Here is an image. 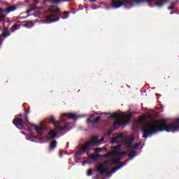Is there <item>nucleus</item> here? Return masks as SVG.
Listing matches in <instances>:
<instances>
[{"label": "nucleus", "mask_w": 179, "mask_h": 179, "mask_svg": "<svg viewBox=\"0 0 179 179\" xmlns=\"http://www.w3.org/2000/svg\"><path fill=\"white\" fill-rule=\"evenodd\" d=\"M143 132V138L145 139H148L152 135H155L157 132H163V131H166V132H177L179 131V118L174 120V124H168L167 120H162L159 124L152 122L148 123L145 124V127H143L141 129Z\"/></svg>", "instance_id": "obj_1"}, {"label": "nucleus", "mask_w": 179, "mask_h": 179, "mask_svg": "<svg viewBox=\"0 0 179 179\" xmlns=\"http://www.w3.org/2000/svg\"><path fill=\"white\" fill-rule=\"evenodd\" d=\"M110 115V118L112 120H115L113 122L114 129H118L122 125H128L131 122V117H132V113H124L122 115V119H120V113H101L100 115Z\"/></svg>", "instance_id": "obj_2"}, {"label": "nucleus", "mask_w": 179, "mask_h": 179, "mask_svg": "<svg viewBox=\"0 0 179 179\" xmlns=\"http://www.w3.org/2000/svg\"><path fill=\"white\" fill-rule=\"evenodd\" d=\"M69 16V12L65 11L63 14L61 13V9L59 8H56L54 12L45 17L47 23H55L59 22L60 17L62 19H68Z\"/></svg>", "instance_id": "obj_3"}, {"label": "nucleus", "mask_w": 179, "mask_h": 179, "mask_svg": "<svg viewBox=\"0 0 179 179\" xmlns=\"http://www.w3.org/2000/svg\"><path fill=\"white\" fill-rule=\"evenodd\" d=\"M17 9V6H10V4L6 1L1 2L0 8V21L2 20V19H4L6 15L10 13V12H15Z\"/></svg>", "instance_id": "obj_4"}, {"label": "nucleus", "mask_w": 179, "mask_h": 179, "mask_svg": "<svg viewBox=\"0 0 179 179\" xmlns=\"http://www.w3.org/2000/svg\"><path fill=\"white\" fill-rule=\"evenodd\" d=\"M153 0H122V1L117 0L112 2L113 8L117 9L118 8H121L122 5H132L134 2L135 3H143V2H148V3H150Z\"/></svg>", "instance_id": "obj_5"}, {"label": "nucleus", "mask_w": 179, "mask_h": 179, "mask_svg": "<svg viewBox=\"0 0 179 179\" xmlns=\"http://www.w3.org/2000/svg\"><path fill=\"white\" fill-rule=\"evenodd\" d=\"M13 124H14L18 129H23L25 125L30 124V122H29V117H27V120L24 119V120L22 118L15 117L13 120Z\"/></svg>", "instance_id": "obj_6"}, {"label": "nucleus", "mask_w": 179, "mask_h": 179, "mask_svg": "<svg viewBox=\"0 0 179 179\" xmlns=\"http://www.w3.org/2000/svg\"><path fill=\"white\" fill-rule=\"evenodd\" d=\"M105 164H108V166H113V163L110 162L108 160L104 161L103 163H99V166H96V171L101 174V176H104L107 171L108 170V167L105 166Z\"/></svg>", "instance_id": "obj_7"}, {"label": "nucleus", "mask_w": 179, "mask_h": 179, "mask_svg": "<svg viewBox=\"0 0 179 179\" xmlns=\"http://www.w3.org/2000/svg\"><path fill=\"white\" fill-rule=\"evenodd\" d=\"M50 123L53 124V125L56 128L55 129L60 131V132H62L64 129H66V128H68V124H65L63 127H61V121L55 120V117H54L53 116H50Z\"/></svg>", "instance_id": "obj_8"}, {"label": "nucleus", "mask_w": 179, "mask_h": 179, "mask_svg": "<svg viewBox=\"0 0 179 179\" xmlns=\"http://www.w3.org/2000/svg\"><path fill=\"white\" fill-rule=\"evenodd\" d=\"M94 115H99V113H95L94 114H92L90 117L87 120V124H96V122H99L100 120H101V117L98 116L94 120H92Z\"/></svg>", "instance_id": "obj_9"}, {"label": "nucleus", "mask_w": 179, "mask_h": 179, "mask_svg": "<svg viewBox=\"0 0 179 179\" xmlns=\"http://www.w3.org/2000/svg\"><path fill=\"white\" fill-rule=\"evenodd\" d=\"M63 117H67L68 120H74L76 121L78 118H80L81 117H85V115L78 116L76 113H63Z\"/></svg>", "instance_id": "obj_10"}, {"label": "nucleus", "mask_w": 179, "mask_h": 179, "mask_svg": "<svg viewBox=\"0 0 179 179\" xmlns=\"http://www.w3.org/2000/svg\"><path fill=\"white\" fill-rule=\"evenodd\" d=\"M125 166V164L124 163H120L117 166L113 168L110 171H107L106 173V176H110V174H113L117 171V170H120L122 167H124Z\"/></svg>", "instance_id": "obj_11"}, {"label": "nucleus", "mask_w": 179, "mask_h": 179, "mask_svg": "<svg viewBox=\"0 0 179 179\" xmlns=\"http://www.w3.org/2000/svg\"><path fill=\"white\" fill-rule=\"evenodd\" d=\"M90 146H92V143H90V141L88 143H85L84 145H82L81 150H83V152L85 153V152H89V150H90Z\"/></svg>", "instance_id": "obj_12"}, {"label": "nucleus", "mask_w": 179, "mask_h": 179, "mask_svg": "<svg viewBox=\"0 0 179 179\" xmlns=\"http://www.w3.org/2000/svg\"><path fill=\"white\" fill-rule=\"evenodd\" d=\"M58 133L55 131V129L50 130L47 136L48 139H55V138H57V135Z\"/></svg>", "instance_id": "obj_13"}, {"label": "nucleus", "mask_w": 179, "mask_h": 179, "mask_svg": "<svg viewBox=\"0 0 179 179\" xmlns=\"http://www.w3.org/2000/svg\"><path fill=\"white\" fill-rule=\"evenodd\" d=\"M92 146H100V142L99 141V136H94L92 138V141H90Z\"/></svg>", "instance_id": "obj_14"}, {"label": "nucleus", "mask_w": 179, "mask_h": 179, "mask_svg": "<svg viewBox=\"0 0 179 179\" xmlns=\"http://www.w3.org/2000/svg\"><path fill=\"white\" fill-rule=\"evenodd\" d=\"M32 127H34V129L38 135H43V133L44 132L43 127H40L36 124H32Z\"/></svg>", "instance_id": "obj_15"}, {"label": "nucleus", "mask_w": 179, "mask_h": 179, "mask_svg": "<svg viewBox=\"0 0 179 179\" xmlns=\"http://www.w3.org/2000/svg\"><path fill=\"white\" fill-rule=\"evenodd\" d=\"M120 148H121V145H120L113 147L115 155H116L117 156H120L121 155H125V153H126L125 152H123L122 153L117 152V150H118V149H120Z\"/></svg>", "instance_id": "obj_16"}, {"label": "nucleus", "mask_w": 179, "mask_h": 179, "mask_svg": "<svg viewBox=\"0 0 179 179\" xmlns=\"http://www.w3.org/2000/svg\"><path fill=\"white\" fill-rule=\"evenodd\" d=\"M57 140H53L52 141H51L49 146V150H54V149L57 148Z\"/></svg>", "instance_id": "obj_17"}, {"label": "nucleus", "mask_w": 179, "mask_h": 179, "mask_svg": "<svg viewBox=\"0 0 179 179\" xmlns=\"http://www.w3.org/2000/svg\"><path fill=\"white\" fill-rule=\"evenodd\" d=\"M134 141L135 138H134V136H131L130 140L128 138H124V142L126 143V145H132Z\"/></svg>", "instance_id": "obj_18"}, {"label": "nucleus", "mask_w": 179, "mask_h": 179, "mask_svg": "<svg viewBox=\"0 0 179 179\" xmlns=\"http://www.w3.org/2000/svg\"><path fill=\"white\" fill-rule=\"evenodd\" d=\"M101 155L99 154L96 155H90V159H92V160H94V162H96V160H99L100 159Z\"/></svg>", "instance_id": "obj_19"}, {"label": "nucleus", "mask_w": 179, "mask_h": 179, "mask_svg": "<svg viewBox=\"0 0 179 179\" xmlns=\"http://www.w3.org/2000/svg\"><path fill=\"white\" fill-rule=\"evenodd\" d=\"M1 36H3V37L4 38L9 37V36H10V33L8 30V27H6L4 29V31H3Z\"/></svg>", "instance_id": "obj_20"}, {"label": "nucleus", "mask_w": 179, "mask_h": 179, "mask_svg": "<svg viewBox=\"0 0 179 179\" xmlns=\"http://www.w3.org/2000/svg\"><path fill=\"white\" fill-rule=\"evenodd\" d=\"M34 26V23H33L32 21H28L24 24V27H27V29H31V27H33Z\"/></svg>", "instance_id": "obj_21"}, {"label": "nucleus", "mask_w": 179, "mask_h": 179, "mask_svg": "<svg viewBox=\"0 0 179 179\" xmlns=\"http://www.w3.org/2000/svg\"><path fill=\"white\" fill-rule=\"evenodd\" d=\"M159 1H157L156 3L157 6H158V8H162V6L164 5V3H166V2H167L166 0H159Z\"/></svg>", "instance_id": "obj_22"}, {"label": "nucleus", "mask_w": 179, "mask_h": 179, "mask_svg": "<svg viewBox=\"0 0 179 179\" xmlns=\"http://www.w3.org/2000/svg\"><path fill=\"white\" fill-rule=\"evenodd\" d=\"M128 156L130 157V159H134L136 156V151L131 150L129 152Z\"/></svg>", "instance_id": "obj_23"}, {"label": "nucleus", "mask_w": 179, "mask_h": 179, "mask_svg": "<svg viewBox=\"0 0 179 179\" xmlns=\"http://www.w3.org/2000/svg\"><path fill=\"white\" fill-rule=\"evenodd\" d=\"M120 160H121V157H117L116 159H112V164H118L120 163Z\"/></svg>", "instance_id": "obj_24"}, {"label": "nucleus", "mask_w": 179, "mask_h": 179, "mask_svg": "<svg viewBox=\"0 0 179 179\" xmlns=\"http://www.w3.org/2000/svg\"><path fill=\"white\" fill-rule=\"evenodd\" d=\"M103 157H104L105 159H108L109 157H113V154H111L110 152H108V153L103 155Z\"/></svg>", "instance_id": "obj_25"}, {"label": "nucleus", "mask_w": 179, "mask_h": 179, "mask_svg": "<svg viewBox=\"0 0 179 179\" xmlns=\"http://www.w3.org/2000/svg\"><path fill=\"white\" fill-rule=\"evenodd\" d=\"M87 176H88V177H92V176H93V171L92 170V169H88L87 172Z\"/></svg>", "instance_id": "obj_26"}, {"label": "nucleus", "mask_w": 179, "mask_h": 179, "mask_svg": "<svg viewBox=\"0 0 179 179\" xmlns=\"http://www.w3.org/2000/svg\"><path fill=\"white\" fill-rule=\"evenodd\" d=\"M62 2H64V0H53V1H52V3H57V4L62 3Z\"/></svg>", "instance_id": "obj_27"}, {"label": "nucleus", "mask_w": 179, "mask_h": 179, "mask_svg": "<svg viewBox=\"0 0 179 179\" xmlns=\"http://www.w3.org/2000/svg\"><path fill=\"white\" fill-rule=\"evenodd\" d=\"M174 6H176V2H173L171 4V6L168 7L169 10H173V9H174Z\"/></svg>", "instance_id": "obj_28"}, {"label": "nucleus", "mask_w": 179, "mask_h": 179, "mask_svg": "<svg viewBox=\"0 0 179 179\" xmlns=\"http://www.w3.org/2000/svg\"><path fill=\"white\" fill-rule=\"evenodd\" d=\"M15 30H17V24H15L11 29V31H15Z\"/></svg>", "instance_id": "obj_29"}, {"label": "nucleus", "mask_w": 179, "mask_h": 179, "mask_svg": "<svg viewBox=\"0 0 179 179\" xmlns=\"http://www.w3.org/2000/svg\"><path fill=\"white\" fill-rule=\"evenodd\" d=\"M139 146H141V142L140 143H137L134 145H133V150L137 149L138 148H139Z\"/></svg>", "instance_id": "obj_30"}, {"label": "nucleus", "mask_w": 179, "mask_h": 179, "mask_svg": "<svg viewBox=\"0 0 179 179\" xmlns=\"http://www.w3.org/2000/svg\"><path fill=\"white\" fill-rule=\"evenodd\" d=\"M127 145L126 148L127 150H128V149L134 150V145H132V144H127Z\"/></svg>", "instance_id": "obj_31"}, {"label": "nucleus", "mask_w": 179, "mask_h": 179, "mask_svg": "<svg viewBox=\"0 0 179 179\" xmlns=\"http://www.w3.org/2000/svg\"><path fill=\"white\" fill-rule=\"evenodd\" d=\"M94 150L96 153H99V152H101V150H103V148H96L94 149Z\"/></svg>", "instance_id": "obj_32"}, {"label": "nucleus", "mask_w": 179, "mask_h": 179, "mask_svg": "<svg viewBox=\"0 0 179 179\" xmlns=\"http://www.w3.org/2000/svg\"><path fill=\"white\" fill-rule=\"evenodd\" d=\"M117 138H118L119 139H122V138H124V134H122V133H120L117 136Z\"/></svg>", "instance_id": "obj_33"}, {"label": "nucleus", "mask_w": 179, "mask_h": 179, "mask_svg": "<svg viewBox=\"0 0 179 179\" xmlns=\"http://www.w3.org/2000/svg\"><path fill=\"white\" fill-rule=\"evenodd\" d=\"M30 113V110H27L25 111V120H27V118H29V116H27V114H29Z\"/></svg>", "instance_id": "obj_34"}, {"label": "nucleus", "mask_w": 179, "mask_h": 179, "mask_svg": "<svg viewBox=\"0 0 179 179\" xmlns=\"http://www.w3.org/2000/svg\"><path fill=\"white\" fill-rule=\"evenodd\" d=\"M117 143V138H112L111 143Z\"/></svg>", "instance_id": "obj_35"}, {"label": "nucleus", "mask_w": 179, "mask_h": 179, "mask_svg": "<svg viewBox=\"0 0 179 179\" xmlns=\"http://www.w3.org/2000/svg\"><path fill=\"white\" fill-rule=\"evenodd\" d=\"M112 132H113V130H111V129L108 130L107 132L108 136H111Z\"/></svg>", "instance_id": "obj_36"}, {"label": "nucleus", "mask_w": 179, "mask_h": 179, "mask_svg": "<svg viewBox=\"0 0 179 179\" xmlns=\"http://www.w3.org/2000/svg\"><path fill=\"white\" fill-rule=\"evenodd\" d=\"M100 145H101L102 142H104V138L102 137L99 141Z\"/></svg>", "instance_id": "obj_37"}, {"label": "nucleus", "mask_w": 179, "mask_h": 179, "mask_svg": "<svg viewBox=\"0 0 179 179\" xmlns=\"http://www.w3.org/2000/svg\"><path fill=\"white\" fill-rule=\"evenodd\" d=\"M128 162H129V159H127L124 160V162H121V163L124 164V166H125V164H127V163H128Z\"/></svg>", "instance_id": "obj_38"}, {"label": "nucleus", "mask_w": 179, "mask_h": 179, "mask_svg": "<svg viewBox=\"0 0 179 179\" xmlns=\"http://www.w3.org/2000/svg\"><path fill=\"white\" fill-rule=\"evenodd\" d=\"M40 0H35V5H38Z\"/></svg>", "instance_id": "obj_39"}, {"label": "nucleus", "mask_w": 179, "mask_h": 179, "mask_svg": "<svg viewBox=\"0 0 179 179\" xmlns=\"http://www.w3.org/2000/svg\"><path fill=\"white\" fill-rule=\"evenodd\" d=\"M31 10H33V8H29L26 11V13H29V12H31Z\"/></svg>", "instance_id": "obj_40"}, {"label": "nucleus", "mask_w": 179, "mask_h": 179, "mask_svg": "<svg viewBox=\"0 0 179 179\" xmlns=\"http://www.w3.org/2000/svg\"><path fill=\"white\" fill-rule=\"evenodd\" d=\"M72 0H63L64 2H71Z\"/></svg>", "instance_id": "obj_41"}, {"label": "nucleus", "mask_w": 179, "mask_h": 179, "mask_svg": "<svg viewBox=\"0 0 179 179\" xmlns=\"http://www.w3.org/2000/svg\"><path fill=\"white\" fill-rule=\"evenodd\" d=\"M95 178H96V179H99V178H100V176L96 175V176H95Z\"/></svg>", "instance_id": "obj_42"}, {"label": "nucleus", "mask_w": 179, "mask_h": 179, "mask_svg": "<svg viewBox=\"0 0 179 179\" xmlns=\"http://www.w3.org/2000/svg\"><path fill=\"white\" fill-rule=\"evenodd\" d=\"M59 156H60V157H62V151L59 152Z\"/></svg>", "instance_id": "obj_43"}, {"label": "nucleus", "mask_w": 179, "mask_h": 179, "mask_svg": "<svg viewBox=\"0 0 179 179\" xmlns=\"http://www.w3.org/2000/svg\"><path fill=\"white\" fill-rule=\"evenodd\" d=\"M31 136H32V138H36V136L33 135V134H31Z\"/></svg>", "instance_id": "obj_44"}, {"label": "nucleus", "mask_w": 179, "mask_h": 179, "mask_svg": "<svg viewBox=\"0 0 179 179\" xmlns=\"http://www.w3.org/2000/svg\"><path fill=\"white\" fill-rule=\"evenodd\" d=\"M90 2H96V0H89Z\"/></svg>", "instance_id": "obj_45"}, {"label": "nucleus", "mask_w": 179, "mask_h": 179, "mask_svg": "<svg viewBox=\"0 0 179 179\" xmlns=\"http://www.w3.org/2000/svg\"><path fill=\"white\" fill-rule=\"evenodd\" d=\"M142 120H145V116H143V119Z\"/></svg>", "instance_id": "obj_46"}]
</instances>
